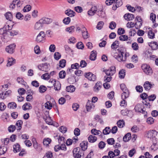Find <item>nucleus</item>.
Masks as SVG:
<instances>
[{
  "mask_svg": "<svg viewBox=\"0 0 158 158\" xmlns=\"http://www.w3.org/2000/svg\"><path fill=\"white\" fill-rule=\"evenodd\" d=\"M117 51L118 52L115 54L114 57L119 62L125 61L127 59V54L125 52V48H120L117 49Z\"/></svg>",
  "mask_w": 158,
  "mask_h": 158,
  "instance_id": "f257e3e1",
  "label": "nucleus"
},
{
  "mask_svg": "<svg viewBox=\"0 0 158 158\" xmlns=\"http://www.w3.org/2000/svg\"><path fill=\"white\" fill-rule=\"evenodd\" d=\"M135 111L144 114V117H147V112L146 111V109L142 104L139 103L137 104L135 106Z\"/></svg>",
  "mask_w": 158,
  "mask_h": 158,
  "instance_id": "f03ea898",
  "label": "nucleus"
},
{
  "mask_svg": "<svg viewBox=\"0 0 158 158\" xmlns=\"http://www.w3.org/2000/svg\"><path fill=\"white\" fill-rule=\"evenodd\" d=\"M120 87L122 90L123 92L122 94V98L126 99L128 98L129 95V92L127 88L126 85L124 84H121L120 85Z\"/></svg>",
  "mask_w": 158,
  "mask_h": 158,
  "instance_id": "7ed1b4c3",
  "label": "nucleus"
},
{
  "mask_svg": "<svg viewBox=\"0 0 158 158\" xmlns=\"http://www.w3.org/2000/svg\"><path fill=\"white\" fill-rule=\"evenodd\" d=\"M73 152L74 158H81L84 155V151L79 147L74 148Z\"/></svg>",
  "mask_w": 158,
  "mask_h": 158,
  "instance_id": "20e7f679",
  "label": "nucleus"
},
{
  "mask_svg": "<svg viewBox=\"0 0 158 158\" xmlns=\"http://www.w3.org/2000/svg\"><path fill=\"white\" fill-rule=\"evenodd\" d=\"M141 68L143 72L148 75H151L153 73L152 69L149 65L146 64H143L141 65Z\"/></svg>",
  "mask_w": 158,
  "mask_h": 158,
  "instance_id": "39448f33",
  "label": "nucleus"
},
{
  "mask_svg": "<svg viewBox=\"0 0 158 158\" xmlns=\"http://www.w3.org/2000/svg\"><path fill=\"white\" fill-rule=\"evenodd\" d=\"M49 65L47 63H42L38 66V69L41 71L47 72L49 69Z\"/></svg>",
  "mask_w": 158,
  "mask_h": 158,
  "instance_id": "423d86ee",
  "label": "nucleus"
},
{
  "mask_svg": "<svg viewBox=\"0 0 158 158\" xmlns=\"http://www.w3.org/2000/svg\"><path fill=\"white\" fill-rule=\"evenodd\" d=\"M9 30V28L7 30L4 27L1 28L0 29V35H2L1 37L2 40L4 42L7 41L6 40L5 37L7 35V31Z\"/></svg>",
  "mask_w": 158,
  "mask_h": 158,
  "instance_id": "0eeeda50",
  "label": "nucleus"
},
{
  "mask_svg": "<svg viewBox=\"0 0 158 158\" xmlns=\"http://www.w3.org/2000/svg\"><path fill=\"white\" fill-rule=\"evenodd\" d=\"M16 45L14 44H12L7 46L6 48V51L10 54H12L15 52Z\"/></svg>",
  "mask_w": 158,
  "mask_h": 158,
  "instance_id": "6e6552de",
  "label": "nucleus"
},
{
  "mask_svg": "<svg viewBox=\"0 0 158 158\" xmlns=\"http://www.w3.org/2000/svg\"><path fill=\"white\" fill-rule=\"evenodd\" d=\"M45 34L43 31H41L37 35L36 41L38 43L41 42L43 40V39L45 37Z\"/></svg>",
  "mask_w": 158,
  "mask_h": 158,
  "instance_id": "1a4fd4ad",
  "label": "nucleus"
},
{
  "mask_svg": "<svg viewBox=\"0 0 158 158\" xmlns=\"http://www.w3.org/2000/svg\"><path fill=\"white\" fill-rule=\"evenodd\" d=\"M85 76L90 81H94L96 78V76L90 72L86 73Z\"/></svg>",
  "mask_w": 158,
  "mask_h": 158,
  "instance_id": "9d476101",
  "label": "nucleus"
},
{
  "mask_svg": "<svg viewBox=\"0 0 158 158\" xmlns=\"http://www.w3.org/2000/svg\"><path fill=\"white\" fill-rule=\"evenodd\" d=\"M102 85V83L100 82H98L95 84L93 88V90L94 92L97 93L101 89Z\"/></svg>",
  "mask_w": 158,
  "mask_h": 158,
  "instance_id": "9b49d317",
  "label": "nucleus"
},
{
  "mask_svg": "<svg viewBox=\"0 0 158 158\" xmlns=\"http://www.w3.org/2000/svg\"><path fill=\"white\" fill-rule=\"evenodd\" d=\"M82 28V34L84 39H87L89 38V35L86 29L84 26Z\"/></svg>",
  "mask_w": 158,
  "mask_h": 158,
  "instance_id": "f8f14e48",
  "label": "nucleus"
},
{
  "mask_svg": "<svg viewBox=\"0 0 158 158\" xmlns=\"http://www.w3.org/2000/svg\"><path fill=\"white\" fill-rule=\"evenodd\" d=\"M97 10L98 9L96 6H93L90 10L88 11V14L90 16H93L96 13Z\"/></svg>",
  "mask_w": 158,
  "mask_h": 158,
  "instance_id": "ddd939ff",
  "label": "nucleus"
},
{
  "mask_svg": "<svg viewBox=\"0 0 158 158\" xmlns=\"http://www.w3.org/2000/svg\"><path fill=\"white\" fill-rule=\"evenodd\" d=\"M40 22L43 24H48L51 23L52 21L51 19L48 18H43L40 19Z\"/></svg>",
  "mask_w": 158,
  "mask_h": 158,
  "instance_id": "4468645a",
  "label": "nucleus"
},
{
  "mask_svg": "<svg viewBox=\"0 0 158 158\" xmlns=\"http://www.w3.org/2000/svg\"><path fill=\"white\" fill-rule=\"evenodd\" d=\"M124 19L127 21L133 20L135 18L134 15L131 14H126L124 16Z\"/></svg>",
  "mask_w": 158,
  "mask_h": 158,
  "instance_id": "2eb2a0df",
  "label": "nucleus"
},
{
  "mask_svg": "<svg viewBox=\"0 0 158 158\" xmlns=\"http://www.w3.org/2000/svg\"><path fill=\"white\" fill-rule=\"evenodd\" d=\"M152 85L154 84H152L148 81H146L143 84V86L146 90H149L152 87Z\"/></svg>",
  "mask_w": 158,
  "mask_h": 158,
  "instance_id": "dca6fc26",
  "label": "nucleus"
},
{
  "mask_svg": "<svg viewBox=\"0 0 158 158\" xmlns=\"http://www.w3.org/2000/svg\"><path fill=\"white\" fill-rule=\"evenodd\" d=\"M65 14L69 17H72L75 15L76 13L73 10L69 9L65 11Z\"/></svg>",
  "mask_w": 158,
  "mask_h": 158,
  "instance_id": "f3484780",
  "label": "nucleus"
},
{
  "mask_svg": "<svg viewBox=\"0 0 158 158\" xmlns=\"http://www.w3.org/2000/svg\"><path fill=\"white\" fill-rule=\"evenodd\" d=\"M148 44L153 50H156L158 48V44L156 42H152L149 43Z\"/></svg>",
  "mask_w": 158,
  "mask_h": 158,
  "instance_id": "a211bd4d",
  "label": "nucleus"
},
{
  "mask_svg": "<svg viewBox=\"0 0 158 158\" xmlns=\"http://www.w3.org/2000/svg\"><path fill=\"white\" fill-rule=\"evenodd\" d=\"M43 26V24L40 22V20L38 22H37L35 25V29L36 30H40L41 29Z\"/></svg>",
  "mask_w": 158,
  "mask_h": 158,
  "instance_id": "6ab92c4d",
  "label": "nucleus"
},
{
  "mask_svg": "<svg viewBox=\"0 0 158 158\" xmlns=\"http://www.w3.org/2000/svg\"><path fill=\"white\" fill-rule=\"evenodd\" d=\"M97 13V15L100 17L102 18H104L106 17V14L105 12L103 11V8L102 7L101 9L100 8L98 9Z\"/></svg>",
  "mask_w": 158,
  "mask_h": 158,
  "instance_id": "aec40b11",
  "label": "nucleus"
},
{
  "mask_svg": "<svg viewBox=\"0 0 158 158\" xmlns=\"http://www.w3.org/2000/svg\"><path fill=\"white\" fill-rule=\"evenodd\" d=\"M32 108V106L31 104L28 102L25 103L22 106V109L24 110H31Z\"/></svg>",
  "mask_w": 158,
  "mask_h": 158,
  "instance_id": "412c9836",
  "label": "nucleus"
},
{
  "mask_svg": "<svg viewBox=\"0 0 158 158\" xmlns=\"http://www.w3.org/2000/svg\"><path fill=\"white\" fill-rule=\"evenodd\" d=\"M15 60L12 57L8 58L6 64L7 67H10L14 64L15 63Z\"/></svg>",
  "mask_w": 158,
  "mask_h": 158,
  "instance_id": "4be33fe9",
  "label": "nucleus"
},
{
  "mask_svg": "<svg viewBox=\"0 0 158 158\" xmlns=\"http://www.w3.org/2000/svg\"><path fill=\"white\" fill-rule=\"evenodd\" d=\"M88 142L86 141L82 142L80 143V146L81 148V150H83V151L86 150L87 148Z\"/></svg>",
  "mask_w": 158,
  "mask_h": 158,
  "instance_id": "5701e85b",
  "label": "nucleus"
},
{
  "mask_svg": "<svg viewBox=\"0 0 158 158\" xmlns=\"http://www.w3.org/2000/svg\"><path fill=\"white\" fill-rule=\"evenodd\" d=\"M23 124V122L22 120H19L17 122L15 126L17 130H20L21 129Z\"/></svg>",
  "mask_w": 158,
  "mask_h": 158,
  "instance_id": "b1692460",
  "label": "nucleus"
},
{
  "mask_svg": "<svg viewBox=\"0 0 158 158\" xmlns=\"http://www.w3.org/2000/svg\"><path fill=\"white\" fill-rule=\"evenodd\" d=\"M97 52L96 51H93L89 56V59L91 60H94L96 58Z\"/></svg>",
  "mask_w": 158,
  "mask_h": 158,
  "instance_id": "393cba45",
  "label": "nucleus"
},
{
  "mask_svg": "<svg viewBox=\"0 0 158 158\" xmlns=\"http://www.w3.org/2000/svg\"><path fill=\"white\" fill-rule=\"evenodd\" d=\"M119 44V41L117 40H115L111 44V48L113 49H116L118 47Z\"/></svg>",
  "mask_w": 158,
  "mask_h": 158,
  "instance_id": "a878e982",
  "label": "nucleus"
},
{
  "mask_svg": "<svg viewBox=\"0 0 158 158\" xmlns=\"http://www.w3.org/2000/svg\"><path fill=\"white\" fill-rule=\"evenodd\" d=\"M13 151L16 153L20 151V145L18 143H16L13 145Z\"/></svg>",
  "mask_w": 158,
  "mask_h": 158,
  "instance_id": "bb28decb",
  "label": "nucleus"
},
{
  "mask_svg": "<svg viewBox=\"0 0 158 158\" xmlns=\"http://www.w3.org/2000/svg\"><path fill=\"white\" fill-rule=\"evenodd\" d=\"M97 140V138L94 136L91 135L89 136L88 138V140L90 143H94Z\"/></svg>",
  "mask_w": 158,
  "mask_h": 158,
  "instance_id": "cd10ccee",
  "label": "nucleus"
},
{
  "mask_svg": "<svg viewBox=\"0 0 158 158\" xmlns=\"http://www.w3.org/2000/svg\"><path fill=\"white\" fill-rule=\"evenodd\" d=\"M131 138V134L128 133L125 135L123 137V141L125 142L128 141Z\"/></svg>",
  "mask_w": 158,
  "mask_h": 158,
  "instance_id": "c85d7f7f",
  "label": "nucleus"
},
{
  "mask_svg": "<svg viewBox=\"0 0 158 158\" xmlns=\"http://www.w3.org/2000/svg\"><path fill=\"white\" fill-rule=\"evenodd\" d=\"M75 88L73 85H70L66 87V90L68 92H73L75 90Z\"/></svg>",
  "mask_w": 158,
  "mask_h": 158,
  "instance_id": "c756f323",
  "label": "nucleus"
},
{
  "mask_svg": "<svg viewBox=\"0 0 158 158\" xmlns=\"http://www.w3.org/2000/svg\"><path fill=\"white\" fill-rule=\"evenodd\" d=\"M149 30L148 33V37L150 39H153L155 37V34L152 31V29L151 28H149Z\"/></svg>",
  "mask_w": 158,
  "mask_h": 158,
  "instance_id": "7c9ffc66",
  "label": "nucleus"
},
{
  "mask_svg": "<svg viewBox=\"0 0 158 158\" xmlns=\"http://www.w3.org/2000/svg\"><path fill=\"white\" fill-rule=\"evenodd\" d=\"M91 133L94 135H100V136L102 135V132L99 130H98L96 129H94L91 130Z\"/></svg>",
  "mask_w": 158,
  "mask_h": 158,
  "instance_id": "2f4dec72",
  "label": "nucleus"
},
{
  "mask_svg": "<svg viewBox=\"0 0 158 158\" xmlns=\"http://www.w3.org/2000/svg\"><path fill=\"white\" fill-rule=\"evenodd\" d=\"M8 107L10 109H15L17 107L16 104L14 102H9L8 105Z\"/></svg>",
  "mask_w": 158,
  "mask_h": 158,
  "instance_id": "473e14b6",
  "label": "nucleus"
},
{
  "mask_svg": "<svg viewBox=\"0 0 158 158\" xmlns=\"http://www.w3.org/2000/svg\"><path fill=\"white\" fill-rule=\"evenodd\" d=\"M67 81L69 83L72 84L74 83L75 81V79L74 76H72L67 79Z\"/></svg>",
  "mask_w": 158,
  "mask_h": 158,
  "instance_id": "72a5a7b5",
  "label": "nucleus"
},
{
  "mask_svg": "<svg viewBox=\"0 0 158 158\" xmlns=\"http://www.w3.org/2000/svg\"><path fill=\"white\" fill-rule=\"evenodd\" d=\"M7 148L5 146H2L0 147V155L4 154L7 151Z\"/></svg>",
  "mask_w": 158,
  "mask_h": 158,
  "instance_id": "f704fd0d",
  "label": "nucleus"
},
{
  "mask_svg": "<svg viewBox=\"0 0 158 158\" xmlns=\"http://www.w3.org/2000/svg\"><path fill=\"white\" fill-rule=\"evenodd\" d=\"M79 68V64L78 63H75L71 65V69H69V71L70 72L72 69H78Z\"/></svg>",
  "mask_w": 158,
  "mask_h": 158,
  "instance_id": "c9c22d12",
  "label": "nucleus"
},
{
  "mask_svg": "<svg viewBox=\"0 0 158 158\" xmlns=\"http://www.w3.org/2000/svg\"><path fill=\"white\" fill-rule=\"evenodd\" d=\"M6 19L10 21H11L12 18V15L10 12H7L5 15Z\"/></svg>",
  "mask_w": 158,
  "mask_h": 158,
  "instance_id": "e433bc0d",
  "label": "nucleus"
},
{
  "mask_svg": "<svg viewBox=\"0 0 158 158\" xmlns=\"http://www.w3.org/2000/svg\"><path fill=\"white\" fill-rule=\"evenodd\" d=\"M93 106V105L92 102L90 103V102H88L86 105V109L88 111H90L91 108Z\"/></svg>",
  "mask_w": 158,
  "mask_h": 158,
  "instance_id": "4c0bfd02",
  "label": "nucleus"
},
{
  "mask_svg": "<svg viewBox=\"0 0 158 158\" xmlns=\"http://www.w3.org/2000/svg\"><path fill=\"white\" fill-rule=\"evenodd\" d=\"M51 142V140L49 138L44 139L43 140V143L44 145L48 146Z\"/></svg>",
  "mask_w": 158,
  "mask_h": 158,
  "instance_id": "58836bf2",
  "label": "nucleus"
},
{
  "mask_svg": "<svg viewBox=\"0 0 158 158\" xmlns=\"http://www.w3.org/2000/svg\"><path fill=\"white\" fill-rule=\"evenodd\" d=\"M117 124L119 127L121 128L123 127L125 123L123 120H119L117 122Z\"/></svg>",
  "mask_w": 158,
  "mask_h": 158,
  "instance_id": "ea45409f",
  "label": "nucleus"
},
{
  "mask_svg": "<svg viewBox=\"0 0 158 158\" xmlns=\"http://www.w3.org/2000/svg\"><path fill=\"white\" fill-rule=\"evenodd\" d=\"M111 132V130L109 127H106L103 130V133L104 135L109 134Z\"/></svg>",
  "mask_w": 158,
  "mask_h": 158,
  "instance_id": "a19ab883",
  "label": "nucleus"
},
{
  "mask_svg": "<svg viewBox=\"0 0 158 158\" xmlns=\"http://www.w3.org/2000/svg\"><path fill=\"white\" fill-rule=\"evenodd\" d=\"M54 89L56 90H59L61 88V84L59 82H55V83L54 85Z\"/></svg>",
  "mask_w": 158,
  "mask_h": 158,
  "instance_id": "79ce46f5",
  "label": "nucleus"
},
{
  "mask_svg": "<svg viewBox=\"0 0 158 158\" xmlns=\"http://www.w3.org/2000/svg\"><path fill=\"white\" fill-rule=\"evenodd\" d=\"M119 75L120 78H123L125 75V70L124 69L121 70L119 72Z\"/></svg>",
  "mask_w": 158,
  "mask_h": 158,
  "instance_id": "37998d69",
  "label": "nucleus"
},
{
  "mask_svg": "<svg viewBox=\"0 0 158 158\" xmlns=\"http://www.w3.org/2000/svg\"><path fill=\"white\" fill-rule=\"evenodd\" d=\"M56 81L55 80H50L49 81L48 85H49L48 87L49 88H51L54 85Z\"/></svg>",
  "mask_w": 158,
  "mask_h": 158,
  "instance_id": "c03bdc74",
  "label": "nucleus"
},
{
  "mask_svg": "<svg viewBox=\"0 0 158 158\" xmlns=\"http://www.w3.org/2000/svg\"><path fill=\"white\" fill-rule=\"evenodd\" d=\"M17 81L18 83L23 85H25V84H27V83L24 81V80L22 78L20 77H18Z\"/></svg>",
  "mask_w": 158,
  "mask_h": 158,
  "instance_id": "a18cd8bd",
  "label": "nucleus"
},
{
  "mask_svg": "<svg viewBox=\"0 0 158 158\" xmlns=\"http://www.w3.org/2000/svg\"><path fill=\"white\" fill-rule=\"evenodd\" d=\"M66 61L64 59H62L59 61V66L61 68H64L66 65Z\"/></svg>",
  "mask_w": 158,
  "mask_h": 158,
  "instance_id": "49530a36",
  "label": "nucleus"
},
{
  "mask_svg": "<svg viewBox=\"0 0 158 158\" xmlns=\"http://www.w3.org/2000/svg\"><path fill=\"white\" fill-rule=\"evenodd\" d=\"M66 75V72L64 70H62L60 71L59 74V77L60 78H65Z\"/></svg>",
  "mask_w": 158,
  "mask_h": 158,
  "instance_id": "de8ad7c7",
  "label": "nucleus"
},
{
  "mask_svg": "<svg viewBox=\"0 0 158 158\" xmlns=\"http://www.w3.org/2000/svg\"><path fill=\"white\" fill-rule=\"evenodd\" d=\"M120 40L121 41H125L127 40L128 39L127 35H121L119 37Z\"/></svg>",
  "mask_w": 158,
  "mask_h": 158,
  "instance_id": "09e8293b",
  "label": "nucleus"
},
{
  "mask_svg": "<svg viewBox=\"0 0 158 158\" xmlns=\"http://www.w3.org/2000/svg\"><path fill=\"white\" fill-rule=\"evenodd\" d=\"M16 128L15 125H11L8 127V131L9 132H13Z\"/></svg>",
  "mask_w": 158,
  "mask_h": 158,
  "instance_id": "8fccbe9b",
  "label": "nucleus"
},
{
  "mask_svg": "<svg viewBox=\"0 0 158 158\" xmlns=\"http://www.w3.org/2000/svg\"><path fill=\"white\" fill-rule=\"evenodd\" d=\"M71 19L69 17L64 18L63 20V23L66 25L69 24L70 22Z\"/></svg>",
  "mask_w": 158,
  "mask_h": 158,
  "instance_id": "3c124183",
  "label": "nucleus"
},
{
  "mask_svg": "<svg viewBox=\"0 0 158 158\" xmlns=\"http://www.w3.org/2000/svg\"><path fill=\"white\" fill-rule=\"evenodd\" d=\"M54 56L56 60H58L60 58L61 55L59 52H56L54 53Z\"/></svg>",
  "mask_w": 158,
  "mask_h": 158,
  "instance_id": "603ef678",
  "label": "nucleus"
},
{
  "mask_svg": "<svg viewBox=\"0 0 158 158\" xmlns=\"http://www.w3.org/2000/svg\"><path fill=\"white\" fill-rule=\"evenodd\" d=\"M47 88L44 85H40L39 87V92L41 93L44 92L46 90Z\"/></svg>",
  "mask_w": 158,
  "mask_h": 158,
  "instance_id": "864d4df0",
  "label": "nucleus"
},
{
  "mask_svg": "<svg viewBox=\"0 0 158 158\" xmlns=\"http://www.w3.org/2000/svg\"><path fill=\"white\" fill-rule=\"evenodd\" d=\"M45 107L48 109H51L52 107V105L51 103L50 102H47L45 104Z\"/></svg>",
  "mask_w": 158,
  "mask_h": 158,
  "instance_id": "5fc2aeb1",
  "label": "nucleus"
},
{
  "mask_svg": "<svg viewBox=\"0 0 158 158\" xmlns=\"http://www.w3.org/2000/svg\"><path fill=\"white\" fill-rule=\"evenodd\" d=\"M52 152L48 151L46 153L43 158H45L46 157L47 158H52Z\"/></svg>",
  "mask_w": 158,
  "mask_h": 158,
  "instance_id": "6e6d98bb",
  "label": "nucleus"
},
{
  "mask_svg": "<svg viewBox=\"0 0 158 158\" xmlns=\"http://www.w3.org/2000/svg\"><path fill=\"white\" fill-rule=\"evenodd\" d=\"M149 100H144L143 102V103L146 107L147 109H150L151 106L149 102Z\"/></svg>",
  "mask_w": 158,
  "mask_h": 158,
  "instance_id": "4d7b16f0",
  "label": "nucleus"
},
{
  "mask_svg": "<svg viewBox=\"0 0 158 158\" xmlns=\"http://www.w3.org/2000/svg\"><path fill=\"white\" fill-rule=\"evenodd\" d=\"M116 25L114 22L112 21L110 23L109 27L112 30L114 29L116 27Z\"/></svg>",
  "mask_w": 158,
  "mask_h": 158,
  "instance_id": "13d9d810",
  "label": "nucleus"
},
{
  "mask_svg": "<svg viewBox=\"0 0 158 158\" xmlns=\"http://www.w3.org/2000/svg\"><path fill=\"white\" fill-rule=\"evenodd\" d=\"M142 22L140 21H137L135 23V27L136 29H139L140 28L142 25Z\"/></svg>",
  "mask_w": 158,
  "mask_h": 158,
  "instance_id": "bf43d9fd",
  "label": "nucleus"
},
{
  "mask_svg": "<svg viewBox=\"0 0 158 158\" xmlns=\"http://www.w3.org/2000/svg\"><path fill=\"white\" fill-rule=\"evenodd\" d=\"M31 9V6L30 5H27L25 6L23 9L24 12L29 11Z\"/></svg>",
  "mask_w": 158,
  "mask_h": 158,
  "instance_id": "052dcab7",
  "label": "nucleus"
},
{
  "mask_svg": "<svg viewBox=\"0 0 158 158\" xmlns=\"http://www.w3.org/2000/svg\"><path fill=\"white\" fill-rule=\"evenodd\" d=\"M104 24V23L103 21H101L98 22L97 26V28L99 30L101 29Z\"/></svg>",
  "mask_w": 158,
  "mask_h": 158,
  "instance_id": "680f3d73",
  "label": "nucleus"
},
{
  "mask_svg": "<svg viewBox=\"0 0 158 158\" xmlns=\"http://www.w3.org/2000/svg\"><path fill=\"white\" fill-rule=\"evenodd\" d=\"M125 30L122 28H119L118 30L117 33L118 35H121L125 33Z\"/></svg>",
  "mask_w": 158,
  "mask_h": 158,
  "instance_id": "e2e57ef3",
  "label": "nucleus"
},
{
  "mask_svg": "<svg viewBox=\"0 0 158 158\" xmlns=\"http://www.w3.org/2000/svg\"><path fill=\"white\" fill-rule=\"evenodd\" d=\"M59 130L62 133H64L67 131V128L65 127L62 126L59 128Z\"/></svg>",
  "mask_w": 158,
  "mask_h": 158,
  "instance_id": "0e129e2a",
  "label": "nucleus"
},
{
  "mask_svg": "<svg viewBox=\"0 0 158 158\" xmlns=\"http://www.w3.org/2000/svg\"><path fill=\"white\" fill-rule=\"evenodd\" d=\"M154 119L151 117L148 118L147 120V122L148 124H152L154 122Z\"/></svg>",
  "mask_w": 158,
  "mask_h": 158,
  "instance_id": "69168bd1",
  "label": "nucleus"
},
{
  "mask_svg": "<svg viewBox=\"0 0 158 158\" xmlns=\"http://www.w3.org/2000/svg\"><path fill=\"white\" fill-rule=\"evenodd\" d=\"M132 48L134 50H137L139 49L138 44L135 42L133 43L132 44Z\"/></svg>",
  "mask_w": 158,
  "mask_h": 158,
  "instance_id": "338daca9",
  "label": "nucleus"
},
{
  "mask_svg": "<svg viewBox=\"0 0 158 158\" xmlns=\"http://www.w3.org/2000/svg\"><path fill=\"white\" fill-rule=\"evenodd\" d=\"M156 98V95L154 94L151 95L148 97V98L149 101H153Z\"/></svg>",
  "mask_w": 158,
  "mask_h": 158,
  "instance_id": "774afa93",
  "label": "nucleus"
}]
</instances>
